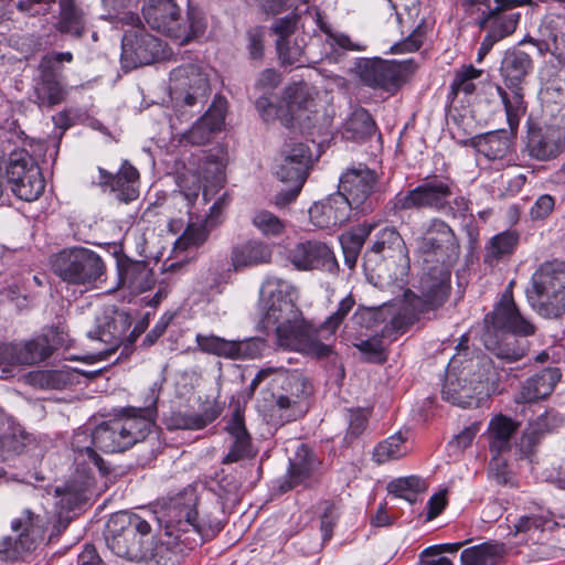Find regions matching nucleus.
<instances>
[{"mask_svg": "<svg viewBox=\"0 0 565 565\" xmlns=\"http://www.w3.org/2000/svg\"><path fill=\"white\" fill-rule=\"evenodd\" d=\"M375 226L376 224L374 223H363L340 236L344 260L350 268L355 266L358 256L365 243V239Z\"/></svg>", "mask_w": 565, "mask_h": 565, "instance_id": "nucleus-40", "label": "nucleus"}, {"mask_svg": "<svg viewBox=\"0 0 565 565\" xmlns=\"http://www.w3.org/2000/svg\"><path fill=\"white\" fill-rule=\"evenodd\" d=\"M273 407L280 412V418L286 422L296 419L302 414V408L297 403V399L294 401L286 393H281L275 397Z\"/></svg>", "mask_w": 565, "mask_h": 565, "instance_id": "nucleus-60", "label": "nucleus"}, {"mask_svg": "<svg viewBox=\"0 0 565 565\" xmlns=\"http://www.w3.org/2000/svg\"><path fill=\"white\" fill-rule=\"evenodd\" d=\"M554 525L556 523L553 521L551 513L540 508L536 512L521 515L513 524L510 534L513 536L524 534L534 540L536 532L551 530Z\"/></svg>", "mask_w": 565, "mask_h": 565, "instance_id": "nucleus-41", "label": "nucleus"}, {"mask_svg": "<svg viewBox=\"0 0 565 565\" xmlns=\"http://www.w3.org/2000/svg\"><path fill=\"white\" fill-rule=\"evenodd\" d=\"M520 14L514 12H507L494 8L492 14H490L487 35H512L519 22Z\"/></svg>", "mask_w": 565, "mask_h": 565, "instance_id": "nucleus-50", "label": "nucleus"}, {"mask_svg": "<svg viewBox=\"0 0 565 565\" xmlns=\"http://www.w3.org/2000/svg\"><path fill=\"white\" fill-rule=\"evenodd\" d=\"M510 282L509 288L512 286ZM484 322L494 330L510 332L497 340L488 331L483 335V343L495 358L505 363H514L522 360L529 351V342L520 340L515 335L529 337L534 334L535 327L521 315L510 289L505 290L493 311L486 316Z\"/></svg>", "mask_w": 565, "mask_h": 565, "instance_id": "nucleus-4", "label": "nucleus"}, {"mask_svg": "<svg viewBox=\"0 0 565 565\" xmlns=\"http://www.w3.org/2000/svg\"><path fill=\"white\" fill-rule=\"evenodd\" d=\"M460 8L463 11V30L466 32L479 33L487 30L490 14L493 12L489 0H460Z\"/></svg>", "mask_w": 565, "mask_h": 565, "instance_id": "nucleus-35", "label": "nucleus"}, {"mask_svg": "<svg viewBox=\"0 0 565 565\" xmlns=\"http://www.w3.org/2000/svg\"><path fill=\"white\" fill-rule=\"evenodd\" d=\"M30 383L44 390H63L72 385L75 380L74 372L68 367L60 370H43L30 373Z\"/></svg>", "mask_w": 565, "mask_h": 565, "instance_id": "nucleus-44", "label": "nucleus"}, {"mask_svg": "<svg viewBox=\"0 0 565 565\" xmlns=\"http://www.w3.org/2000/svg\"><path fill=\"white\" fill-rule=\"evenodd\" d=\"M226 431L232 437L233 443L227 455L223 458V463L237 462L244 458L252 457V439L248 434L243 413L236 408L226 425Z\"/></svg>", "mask_w": 565, "mask_h": 565, "instance_id": "nucleus-30", "label": "nucleus"}, {"mask_svg": "<svg viewBox=\"0 0 565 565\" xmlns=\"http://www.w3.org/2000/svg\"><path fill=\"white\" fill-rule=\"evenodd\" d=\"M154 15L156 19L152 21L147 14H143L147 24L157 32H167V35H170L173 25L180 18V8L177 6V12H170L161 7Z\"/></svg>", "mask_w": 565, "mask_h": 565, "instance_id": "nucleus-58", "label": "nucleus"}, {"mask_svg": "<svg viewBox=\"0 0 565 565\" xmlns=\"http://www.w3.org/2000/svg\"><path fill=\"white\" fill-rule=\"evenodd\" d=\"M454 184L449 180L433 179L414 189L398 192L386 205L390 215L407 210H431L448 214L451 211L450 198Z\"/></svg>", "mask_w": 565, "mask_h": 565, "instance_id": "nucleus-12", "label": "nucleus"}, {"mask_svg": "<svg viewBox=\"0 0 565 565\" xmlns=\"http://www.w3.org/2000/svg\"><path fill=\"white\" fill-rule=\"evenodd\" d=\"M11 191L21 200L31 202L43 193L45 181L40 167L26 151L13 152L7 166Z\"/></svg>", "mask_w": 565, "mask_h": 565, "instance_id": "nucleus-15", "label": "nucleus"}, {"mask_svg": "<svg viewBox=\"0 0 565 565\" xmlns=\"http://www.w3.org/2000/svg\"><path fill=\"white\" fill-rule=\"evenodd\" d=\"M118 271L120 285L134 292L149 290L154 284L152 271L145 262H121L119 263Z\"/></svg>", "mask_w": 565, "mask_h": 565, "instance_id": "nucleus-32", "label": "nucleus"}, {"mask_svg": "<svg viewBox=\"0 0 565 565\" xmlns=\"http://www.w3.org/2000/svg\"><path fill=\"white\" fill-rule=\"evenodd\" d=\"M88 337L109 345L108 349L98 352L97 356L99 360L110 355L121 342V331L113 320H107L103 326H98L94 331H89Z\"/></svg>", "mask_w": 565, "mask_h": 565, "instance_id": "nucleus-51", "label": "nucleus"}, {"mask_svg": "<svg viewBox=\"0 0 565 565\" xmlns=\"http://www.w3.org/2000/svg\"><path fill=\"white\" fill-rule=\"evenodd\" d=\"M426 490V481L418 476L396 478L387 484V491L390 494L395 498L404 499L409 504H414L417 501L418 494Z\"/></svg>", "mask_w": 565, "mask_h": 565, "instance_id": "nucleus-45", "label": "nucleus"}, {"mask_svg": "<svg viewBox=\"0 0 565 565\" xmlns=\"http://www.w3.org/2000/svg\"><path fill=\"white\" fill-rule=\"evenodd\" d=\"M288 260L298 270H313L334 260L331 249L319 241H303L287 252Z\"/></svg>", "mask_w": 565, "mask_h": 565, "instance_id": "nucleus-25", "label": "nucleus"}, {"mask_svg": "<svg viewBox=\"0 0 565 565\" xmlns=\"http://www.w3.org/2000/svg\"><path fill=\"white\" fill-rule=\"evenodd\" d=\"M353 209L342 192H335L323 201L315 203L309 209V216L313 225L330 230L348 222Z\"/></svg>", "mask_w": 565, "mask_h": 565, "instance_id": "nucleus-22", "label": "nucleus"}, {"mask_svg": "<svg viewBox=\"0 0 565 565\" xmlns=\"http://www.w3.org/2000/svg\"><path fill=\"white\" fill-rule=\"evenodd\" d=\"M565 148V137L554 128H532L527 134L526 151L533 159L548 161Z\"/></svg>", "mask_w": 565, "mask_h": 565, "instance_id": "nucleus-27", "label": "nucleus"}, {"mask_svg": "<svg viewBox=\"0 0 565 565\" xmlns=\"http://www.w3.org/2000/svg\"><path fill=\"white\" fill-rule=\"evenodd\" d=\"M192 505V500L185 502L182 498L172 499L166 508L167 527L183 532L188 531L189 526L198 530V512Z\"/></svg>", "mask_w": 565, "mask_h": 565, "instance_id": "nucleus-37", "label": "nucleus"}, {"mask_svg": "<svg viewBox=\"0 0 565 565\" xmlns=\"http://www.w3.org/2000/svg\"><path fill=\"white\" fill-rule=\"evenodd\" d=\"M504 554L501 543L484 542L465 548L460 555L461 565H500Z\"/></svg>", "mask_w": 565, "mask_h": 565, "instance_id": "nucleus-38", "label": "nucleus"}, {"mask_svg": "<svg viewBox=\"0 0 565 565\" xmlns=\"http://www.w3.org/2000/svg\"><path fill=\"white\" fill-rule=\"evenodd\" d=\"M379 178L365 166L349 169L340 178V191L354 209L362 212L372 210L371 196L376 192Z\"/></svg>", "mask_w": 565, "mask_h": 565, "instance_id": "nucleus-18", "label": "nucleus"}, {"mask_svg": "<svg viewBox=\"0 0 565 565\" xmlns=\"http://www.w3.org/2000/svg\"><path fill=\"white\" fill-rule=\"evenodd\" d=\"M226 108V99L215 97L206 113L183 135V139L195 146L209 142L213 134L222 129Z\"/></svg>", "mask_w": 565, "mask_h": 565, "instance_id": "nucleus-24", "label": "nucleus"}, {"mask_svg": "<svg viewBox=\"0 0 565 565\" xmlns=\"http://www.w3.org/2000/svg\"><path fill=\"white\" fill-rule=\"evenodd\" d=\"M52 352V347L44 338L25 343L1 344L0 364L32 365L50 358Z\"/></svg>", "mask_w": 565, "mask_h": 565, "instance_id": "nucleus-23", "label": "nucleus"}, {"mask_svg": "<svg viewBox=\"0 0 565 565\" xmlns=\"http://www.w3.org/2000/svg\"><path fill=\"white\" fill-rule=\"evenodd\" d=\"M273 248L260 239H249L237 244L231 252V263L235 270L269 264Z\"/></svg>", "mask_w": 565, "mask_h": 565, "instance_id": "nucleus-29", "label": "nucleus"}, {"mask_svg": "<svg viewBox=\"0 0 565 565\" xmlns=\"http://www.w3.org/2000/svg\"><path fill=\"white\" fill-rule=\"evenodd\" d=\"M411 62L390 61L380 57L362 61L358 65L360 81L374 89L396 92L406 81Z\"/></svg>", "mask_w": 565, "mask_h": 565, "instance_id": "nucleus-16", "label": "nucleus"}, {"mask_svg": "<svg viewBox=\"0 0 565 565\" xmlns=\"http://www.w3.org/2000/svg\"><path fill=\"white\" fill-rule=\"evenodd\" d=\"M282 77L279 72L274 68L264 70L255 83V89L260 95L274 94V90L281 84Z\"/></svg>", "mask_w": 565, "mask_h": 565, "instance_id": "nucleus-63", "label": "nucleus"}, {"mask_svg": "<svg viewBox=\"0 0 565 565\" xmlns=\"http://www.w3.org/2000/svg\"><path fill=\"white\" fill-rule=\"evenodd\" d=\"M195 340L201 351L231 360L255 359L265 348L260 338L232 341L213 334H196Z\"/></svg>", "mask_w": 565, "mask_h": 565, "instance_id": "nucleus-19", "label": "nucleus"}, {"mask_svg": "<svg viewBox=\"0 0 565 565\" xmlns=\"http://www.w3.org/2000/svg\"><path fill=\"white\" fill-rule=\"evenodd\" d=\"M375 131V121L369 111L362 107L355 108L343 124V136L355 141L364 140Z\"/></svg>", "mask_w": 565, "mask_h": 565, "instance_id": "nucleus-42", "label": "nucleus"}, {"mask_svg": "<svg viewBox=\"0 0 565 565\" xmlns=\"http://www.w3.org/2000/svg\"><path fill=\"white\" fill-rule=\"evenodd\" d=\"M209 237V231L204 225L189 224L183 234L174 244L175 249L184 250L201 246Z\"/></svg>", "mask_w": 565, "mask_h": 565, "instance_id": "nucleus-56", "label": "nucleus"}, {"mask_svg": "<svg viewBox=\"0 0 565 565\" xmlns=\"http://www.w3.org/2000/svg\"><path fill=\"white\" fill-rule=\"evenodd\" d=\"M532 68L527 54L520 51H508L501 62L500 72L507 87L521 86Z\"/></svg>", "mask_w": 565, "mask_h": 565, "instance_id": "nucleus-34", "label": "nucleus"}, {"mask_svg": "<svg viewBox=\"0 0 565 565\" xmlns=\"http://www.w3.org/2000/svg\"><path fill=\"white\" fill-rule=\"evenodd\" d=\"M315 94L308 84L294 83L284 89L280 99L274 94L259 95L255 107L265 122L279 120L286 127L309 130L317 122Z\"/></svg>", "mask_w": 565, "mask_h": 565, "instance_id": "nucleus-6", "label": "nucleus"}, {"mask_svg": "<svg viewBox=\"0 0 565 565\" xmlns=\"http://www.w3.org/2000/svg\"><path fill=\"white\" fill-rule=\"evenodd\" d=\"M516 424L503 415L493 417L489 424V447L493 455L500 456L511 447V437Z\"/></svg>", "mask_w": 565, "mask_h": 565, "instance_id": "nucleus-39", "label": "nucleus"}, {"mask_svg": "<svg viewBox=\"0 0 565 565\" xmlns=\"http://www.w3.org/2000/svg\"><path fill=\"white\" fill-rule=\"evenodd\" d=\"M72 61L71 52L47 53L41 58L33 87V102L40 108H52L65 100L67 88L62 82V63Z\"/></svg>", "mask_w": 565, "mask_h": 565, "instance_id": "nucleus-14", "label": "nucleus"}, {"mask_svg": "<svg viewBox=\"0 0 565 565\" xmlns=\"http://www.w3.org/2000/svg\"><path fill=\"white\" fill-rule=\"evenodd\" d=\"M169 94L177 117L183 121L193 117L205 104L210 95V83L204 68L186 64L170 73Z\"/></svg>", "mask_w": 565, "mask_h": 565, "instance_id": "nucleus-8", "label": "nucleus"}, {"mask_svg": "<svg viewBox=\"0 0 565 565\" xmlns=\"http://www.w3.org/2000/svg\"><path fill=\"white\" fill-rule=\"evenodd\" d=\"M460 364L459 354L450 359L443 398L462 408L479 407L495 391L494 384H490L486 375L490 361L470 358L461 367Z\"/></svg>", "mask_w": 565, "mask_h": 565, "instance_id": "nucleus-5", "label": "nucleus"}, {"mask_svg": "<svg viewBox=\"0 0 565 565\" xmlns=\"http://www.w3.org/2000/svg\"><path fill=\"white\" fill-rule=\"evenodd\" d=\"M508 88L511 90V93H508L500 86L497 87V90L502 104L504 105L509 126L511 129H513L518 127L520 118L525 114L526 105L523 98L522 86Z\"/></svg>", "mask_w": 565, "mask_h": 565, "instance_id": "nucleus-46", "label": "nucleus"}, {"mask_svg": "<svg viewBox=\"0 0 565 565\" xmlns=\"http://www.w3.org/2000/svg\"><path fill=\"white\" fill-rule=\"evenodd\" d=\"M215 418L209 414L175 413L171 416L170 427L175 429H202Z\"/></svg>", "mask_w": 565, "mask_h": 565, "instance_id": "nucleus-57", "label": "nucleus"}, {"mask_svg": "<svg viewBox=\"0 0 565 565\" xmlns=\"http://www.w3.org/2000/svg\"><path fill=\"white\" fill-rule=\"evenodd\" d=\"M552 426L553 418L548 412H544L531 420L520 440L521 451L524 455H531L541 439L551 430Z\"/></svg>", "mask_w": 565, "mask_h": 565, "instance_id": "nucleus-43", "label": "nucleus"}, {"mask_svg": "<svg viewBox=\"0 0 565 565\" xmlns=\"http://www.w3.org/2000/svg\"><path fill=\"white\" fill-rule=\"evenodd\" d=\"M171 46L162 38H122L121 65L126 71L168 60L172 55Z\"/></svg>", "mask_w": 565, "mask_h": 565, "instance_id": "nucleus-17", "label": "nucleus"}, {"mask_svg": "<svg viewBox=\"0 0 565 565\" xmlns=\"http://www.w3.org/2000/svg\"><path fill=\"white\" fill-rule=\"evenodd\" d=\"M405 438L401 433L394 434L380 443L373 451L375 462L382 465L391 460H396L406 455Z\"/></svg>", "mask_w": 565, "mask_h": 565, "instance_id": "nucleus-49", "label": "nucleus"}, {"mask_svg": "<svg viewBox=\"0 0 565 565\" xmlns=\"http://www.w3.org/2000/svg\"><path fill=\"white\" fill-rule=\"evenodd\" d=\"M104 535L108 548L115 555L134 562L147 558L152 545L150 524L134 513L113 514Z\"/></svg>", "mask_w": 565, "mask_h": 565, "instance_id": "nucleus-7", "label": "nucleus"}, {"mask_svg": "<svg viewBox=\"0 0 565 565\" xmlns=\"http://www.w3.org/2000/svg\"><path fill=\"white\" fill-rule=\"evenodd\" d=\"M104 8L108 11L107 15H102L103 19H109L116 25L120 24L131 29H139L142 26L141 20L138 14L132 12H125L119 17V10L124 8L125 0H102Z\"/></svg>", "mask_w": 565, "mask_h": 565, "instance_id": "nucleus-53", "label": "nucleus"}, {"mask_svg": "<svg viewBox=\"0 0 565 565\" xmlns=\"http://www.w3.org/2000/svg\"><path fill=\"white\" fill-rule=\"evenodd\" d=\"M527 298L533 310L544 318L565 313V262L543 263L532 275Z\"/></svg>", "mask_w": 565, "mask_h": 565, "instance_id": "nucleus-9", "label": "nucleus"}, {"mask_svg": "<svg viewBox=\"0 0 565 565\" xmlns=\"http://www.w3.org/2000/svg\"><path fill=\"white\" fill-rule=\"evenodd\" d=\"M488 476L499 486H512V475L507 463L499 456L494 455L489 463Z\"/></svg>", "mask_w": 565, "mask_h": 565, "instance_id": "nucleus-64", "label": "nucleus"}, {"mask_svg": "<svg viewBox=\"0 0 565 565\" xmlns=\"http://www.w3.org/2000/svg\"><path fill=\"white\" fill-rule=\"evenodd\" d=\"M49 525V516L43 507L26 508L21 515L11 521L14 536H4L0 541V559L15 561L33 551L43 540Z\"/></svg>", "mask_w": 565, "mask_h": 565, "instance_id": "nucleus-11", "label": "nucleus"}, {"mask_svg": "<svg viewBox=\"0 0 565 565\" xmlns=\"http://www.w3.org/2000/svg\"><path fill=\"white\" fill-rule=\"evenodd\" d=\"M303 45V38H278L276 47L281 63H302Z\"/></svg>", "mask_w": 565, "mask_h": 565, "instance_id": "nucleus-54", "label": "nucleus"}, {"mask_svg": "<svg viewBox=\"0 0 565 565\" xmlns=\"http://www.w3.org/2000/svg\"><path fill=\"white\" fill-rule=\"evenodd\" d=\"M252 224L265 237H278L286 231V222L266 210L255 212Z\"/></svg>", "mask_w": 565, "mask_h": 565, "instance_id": "nucleus-52", "label": "nucleus"}, {"mask_svg": "<svg viewBox=\"0 0 565 565\" xmlns=\"http://www.w3.org/2000/svg\"><path fill=\"white\" fill-rule=\"evenodd\" d=\"M203 179L205 184L199 175L194 173L182 174L179 179V188L184 199L191 204L193 203L201 190L205 201L209 200L211 188H221L224 181V167L221 161L212 160V156L206 157V162L203 168Z\"/></svg>", "mask_w": 565, "mask_h": 565, "instance_id": "nucleus-21", "label": "nucleus"}, {"mask_svg": "<svg viewBox=\"0 0 565 565\" xmlns=\"http://www.w3.org/2000/svg\"><path fill=\"white\" fill-rule=\"evenodd\" d=\"M97 184L103 192L114 193L124 203L132 202L139 196V172L128 160L122 161L117 173L98 167Z\"/></svg>", "mask_w": 565, "mask_h": 565, "instance_id": "nucleus-20", "label": "nucleus"}, {"mask_svg": "<svg viewBox=\"0 0 565 565\" xmlns=\"http://www.w3.org/2000/svg\"><path fill=\"white\" fill-rule=\"evenodd\" d=\"M142 561L146 562V565H178V555L163 544L154 547L150 545V552Z\"/></svg>", "mask_w": 565, "mask_h": 565, "instance_id": "nucleus-61", "label": "nucleus"}, {"mask_svg": "<svg viewBox=\"0 0 565 565\" xmlns=\"http://www.w3.org/2000/svg\"><path fill=\"white\" fill-rule=\"evenodd\" d=\"M51 267L63 281L84 287L102 281L106 274L103 258L86 247L62 249L52 256Z\"/></svg>", "mask_w": 565, "mask_h": 565, "instance_id": "nucleus-10", "label": "nucleus"}, {"mask_svg": "<svg viewBox=\"0 0 565 565\" xmlns=\"http://www.w3.org/2000/svg\"><path fill=\"white\" fill-rule=\"evenodd\" d=\"M456 247L451 227L440 218H433L418 241V252L426 263L429 256H436L437 265L428 267L419 282L422 297L411 290L404 292L403 299L385 303L379 308H359L353 318L365 328H373L388 322L392 331L403 333L414 324L420 313L440 307L450 291V270L446 265L449 252Z\"/></svg>", "mask_w": 565, "mask_h": 565, "instance_id": "nucleus-1", "label": "nucleus"}, {"mask_svg": "<svg viewBox=\"0 0 565 565\" xmlns=\"http://www.w3.org/2000/svg\"><path fill=\"white\" fill-rule=\"evenodd\" d=\"M320 466L317 457L306 447L301 445L294 459H290V465L287 475V487L281 488L286 491L300 484H308L313 478Z\"/></svg>", "mask_w": 565, "mask_h": 565, "instance_id": "nucleus-31", "label": "nucleus"}, {"mask_svg": "<svg viewBox=\"0 0 565 565\" xmlns=\"http://www.w3.org/2000/svg\"><path fill=\"white\" fill-rule=\"evenodd\" d=\"M480 75L481 71L475 68L472 65L457 72L450 85L448 98L455 99L460 93L471 95L476 89V85L472 81L478 78Z\"/></svg>", "mask_w": 565, "mask_h": 565, "instance_id": "nucleus-55", "label": "nucleus"}, {"mask_svg": "<svg viewBox=\"0 0 565 565\" xmlns=\"http://www.w3.org/2000/svg\"><path fill=\"white\" fill-rule=\"evenodd\" d=\"M479 152L490 160L503 158L510 148V140L505 131H491L475 138Z\"/></svg>", "mask_w": 565, "mask_h": 565, "instance_id": "nucleus-47", "label": "nucleus"}, {"mask_svg": "<svg viewBox=\"0 0 565 565\" xmlns=\"http://www.w3.org/2000/svg\"><path fill=\"white\" fill-rule=\"evenodd\" d=\"M259 294V324L262 329L275 332L279 347L317 359L332 353V348L319 341L317 331L303 319L296 305L298 291L290 281L267 277Z\"/></svg>", "mask_w": 565, "mask_h": 565, "instance_id": "nucleus-2", "label": "nucleus"}, {"mask_svg": "<svg viewBox=\"0 0 565 565\" xmlns=\"http://www.w3.org/2000/svg\"><path fill=\"white\" fill-rule=\"evenodd\" d=\"M386 249L396 252L403 257L408 256V249L406 244L398 233V231L393 226H386L382 228L376 235L375 241L371 246V250L381 254Z\"/></svg>", "mask_w": 565, "mask_h": 565, "instance_id": "nucleus-48", "label": "nucleus"}, {"mask_svg": "<svg viewBox=\"0 0 565 565\" xmlns=\"http://www.w3.org/2000/svg\"><path fill=\"white\" fill-rule=\"evenodd\" d=\"M520 234L514 230L503 231L490 238L486 246L483 262L495 266L509 259L519 245Z\"/></svg>", "mask_w": 565, "mask_h": 565, "instance_id": "nucleus-33", "label": "nucleus"}, {"mask_svg": "<svg viewBox=\"0 0 565 565\" xmlns=\"http://www.w3.org/2000/svg\"><path fill=\"white\" fill-rule=\"evenodd\" d=\"M58 7L60 14L55 24L57 31L71 35H82L88 31L85 13L75 0H58Z\"/></svg>", "mask_w": 565, "mask_h": 565, "instance_id": "nucleus-36", "label": "nucleus"}, {"mask_svg": "<svg viewBox=\"0 0 565 565\" xmlns=\"http://www.w3.org/2000/svg\"><path fill=\"white\" fill-rule=\"evenodd\" d=\"M274 373L279 375L282 391L294 401L297 399L299 405L302 398L311 394V384L302 374L298 372L289 373L282 367H266L259 370L250 383V390L254 391L260 382Z\"/></svg>", "mask_w": 565, "mask_h": 565, "instance_id": "nucleus-28", "label": "nucleus"}, {"mask_svg": "<svg viewBox=\"0 0 565 565\" xmlns=\"http://www.w3.org/2000/svg\"><path fill=\"white\" fill-rule=\"evenodd\" d=\"M0 444L8 451L17 450L15 428L10 416L0 407Z\"/></svg>", "mask_w": 565, "mask_h": 565, "instance_id": "nucleus-62", "label": "nucleus"}, {"mask_svg": "<svg viewBox=\"0 0 565 565\" xmlns=\"http://www.w3.org/2000/svg\"><path fill=\"white\" fill-rule=\"evenodd\" d=\"M354 347L366 355V360L374 363H382L386 360L383 341L380 337H372L361 340Z\"/></svg>", "mask_w": 565, "mask_h": 565, "instance_id": "nucleus-59", "label": "nucleus"}, {"mask_svg": "<svg viewBox=\"0 0 565 565\" xmlns=\"http://www.w3.org/2000/svg\"><path fill=\"white\" fill-rule=\"evenodd\" d=\"M310 166L311 151L307 145L290 142L282 147L276 174L281 182L288 184V189H282L277 193L276 205H286L298 196L307 180Z\"/></svg>", "mask_w": 565, "mask_h": 565, "instance_id": "nucleus-13", "label": "nucleus"}, {"mask_svg": "<svg viewBox=\"0 0 565 565\" xmlns=\"http://www.w3.org/2000/svg\"><path fill=\"white\" fill-rule=\"evenodd\" d=\"M562 379L558 367H546L526 379L515 394L518 404L536 403L548 397Z\"/></svg>", "mask_w": 565, "mask_h": 565, "instance_id": "nucleus-26", "label": "nucleus"}, {"mask_svg": "<svg viewBox=\"0 0 565 565\" xmlns=\"http://www.w3.org/2000/svg\"><path fill=\"white\" fill-rule=\"evenodd\" d=\"M161 384L153 382L145 393L143 406L131 407L119 417L99 424L92 433L93 445L105 452H120L142 441L158 415Z\"/></svg>", "mask_w": 565, "mask_h": 565, "instance_id": "nucleus-3", "label": "nucleus"}]
</instances>
